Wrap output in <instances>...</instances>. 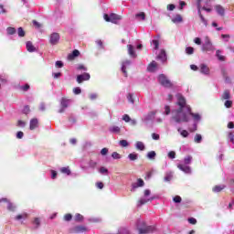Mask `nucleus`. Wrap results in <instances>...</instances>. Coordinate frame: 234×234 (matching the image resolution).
<instances>
[{"instance_id": "f257e3e1", "label": "nucleus", "mask_w": 234, "mask_h": 234, "mask_svg": "<svg viewBox=\"0 0 234 234\" xmlns=\"http://www.w3.org/2000/svg\"><path fill=\"white\" fill-rule=\"evenodd\" d=\"M176 105L179 108L172 111V120L176 123H187L189 122V114L191 113V106L187 105L186 98L182 95L177 96Z\"/></svg>"}, {"instance_id": "f03ea898", "label": "nucleus", "mask_w": 234, "mask_h": 234, "mask_svg": "<svg viewBox=\"0 0 234 234\" xmlns=\"http://www.w3.org/2000/svg\"><path fill=\"white\" fill-rule=\"evenodd\" d=\"M137 229L139 234H149V233H154V231H156V227L146 226L144 221H138Z\"/></svg>"}, {"instance_id": "7ed1b4c3", "label": "nucleus", "mask_w": 234, "mask_h": 234, "mask_svg": "<svg viewBox=\"0 0 234 234\" xmlns=\"http://www.w3.org/2000/svg\"><path fill=\"white\" fill-rule=\"evenodd\" d=\"M202 52H215V46H213V42H211V38L209 37H205V42L201 47Z\"/></svg>"}, {"instance_id": "20e7f679", "label": "nucleus", "mask_w": 234, "mask_h": 234, "mask_svg": "<svg viewBox=\"0 0 234 234\" xmlns=\"http://www.w3.org/2000/svg\"><path fill=\"white\" fill-rule=\"evenodd\" d=\"M158 82L162 87H165V89H171L173 88V82L167 77L164 74H161L158 76Z\"/></svg>"}, {"instance_id": "39448f33", "label": "nucleus", "mask_w": 234, "mask_h": 234, "mask_svg": "<svg viewBox=\"0 0 234 234\" xmlns=\"http://www.w3.org/2000/svg\"><path fill=\"white\" fill-rule=\"evenodd\" d=\"M103 17L107 23H113L114 25H116V23L122 19V16L114 13H112L110 16L108 14H104Z\"/></svg>"}, {"instance_id": "423d86ee", "label": "nucleus", "mask_w": 234, "mask_h": 234, "mask_svg": "<svg viewBox=\"0 0 234 234\" xmlns=\"http://www.w3.org/2000/svg\"><path fill=\"white\" fill-rule=\"evenodd\" d=\"M90 80V74L83 73L77 76V83H83V81H89Z\"/></svg>"}, {"instance_id": "0eeeda50", "label": "nucleus", "mask_w": 234, "mask_h": 234, "mask_svg": "<svg viewBox=\"0 0 234 234\" xmlns=\"http://www.w3.org/2000/svg\"><path fill=\"white\" fill-rule=\"evenodd\" d=\"M49 43L50 45H58V43H59V35L58 33H52Z\"/></svg>"}, {"instance_id": "6e6552de", "label": "nucleus", "mask_w": 234, "mask_h": 234, "mask_svg": "<svg viewBox=\"0 0 234 234\" xmlns=\"http://www.w3.org/2000/svg\"><path fill=\"white\" fill-rule=\"evenodd\" d=\"M177 167L180 169V171H183V173H186V175H191V167L186 165L179 164L177 165Z\"/></svg>"}, {"instance_id": "1a4fd4ad", "label": "nucleus", "mask_w": 234, "mask_h": 234, "mask_svg": "<svg viewBox=\"0 0 234 234\" xmlns=\"http://www.w3.org/2000/svg\"><path fill=\"white\" fill-rule=\"evenodd\" d=\"M129 67H131V60L122 62V72L124 74L125 78H127V69H129Z\"/></svg>"}, {"instance_id": "9d476101", "label": "nucleus", "mask_w": 234, "mask_h": 234, "mask_svg": "<svg viewBox=\"0 0 234 234\" xmlns=\"http://www.w3.org/2000/svg\"><path fill=\"white\" fill-rule=\"evenodd\" d=\"M156 69H158V63L153 60L147 67L148 72H155Z\"/></svg>"}, {"instance_id": "9b49d317", "label": "nucleus", "mask_w": 234, "mask_h": 234, "mask_svg": "<svg viewBox=\"0 0 234 234\" xmlns=\"http://www.w3.org/2000/svg\"><path fill=\"white\" fill-rule=\"evenodd\" d=\"M37 127H39V121H37V119L36 118L31 119L30 124H29L30 130L34 131V129H37Z\"/></svg>"}, {"instance_id": "f8f14e48", "label": "nucleus", "mask_w": 234, "mask_h": 234, "mask_svg": "<svg viewBox=\"0 0 234 234\" xmlns=\"http://www.w3.org/2000/svg\"><path fill=\"white\" fill-rule=\"evenodd\" d=\"M144 186H145V183L144 182V179H142V178L137 179V183L132 184L133 189H136L138 187H144Z\"/></svg>"}, {"instance_id": "ddd939ff", "label": "nucleus", "mask_w": 234, "mask_h": 234, "mask_svg": "<svg viewBox=\"0 0 234 234\" xmlns=\"http://www.w3.org/2000/svg\"><path fill=\"white\" fill-rule=\"evenodd\" d=\"M78 56H80V50L74 49L72 51V53L68 55V59H69V61H72V60L76 59V58H78Z\"/></svg>"}, {"instance_id": "4468645a", "label": "nucleus", "mask_w": 234, "mask_h": 234, "mask_svg": "<svg viewBox=\"0 0 234 234\" xmlns=\"http://www.w3.org/2000/svg\"><path fill=\"white\" fill-rule=\"evenodd\" d=\"M158 59H161V61L165 62L167 61V54L165 53V49H161L159 55L157 56Z\"/></svg>"}, {"instance_id": "2eb2a0df", "label": "nucleus", "mask_w": 234, "mask_h": 234, "mask_svg": "<svg viewBox=\"0 0 234 234\" xmlns=\"http://www.w3.org/2000/svg\"><path fill=\"white\" fill-rule=\"evenodd\" d=\"M154 200V197H151L149 198H141L138 201V206H144V204H147L148 202H153Z\"/></svg>"}, {"instance_id": "dca6fc26", "label": "nucleus", "mask_w": 234, "mask_h": 234, "mask_svg": "<svg viewBox=\"0 0 234 234\" xmlns=\"http://www.w3.org/2000/svg\"><path fill=\"white\" fill-rule=\"evenodd\" d=\"M128 54L131 58H136V52L134 51V47L133 45H127Z\"/></svg>"}, {"instance_id": "f3484780", "label": "nucleus", "mask_w": 234, "mask_h": 234, "mask_svg": "<svg viewBox=\"0 0 234 234\" xmlns=\"http://www.w3.org/2000/svg\"><path fill=\"white\" fill-rule=\"evenodd\" d=\"M223 189H226V185H217L212 188V191L213 193H220Z\"/></svg>"}, {"instance_id": "a211bd4d", "label": "nucleus", "mask_w": 234, "mask_h": 234, "mask_svg": "<svg viewBox=\"0 0 234 234\" xmlns=\"http://www.w3.org/2000/svg\"><path fill=\"white\" fill-rule=\"evenodd\" d=\"M200 73L201 74H209V67H207V65L206 64H201L200 65Z\"/></svg>"}, {"instance_id": "6ab92c4d", "label": "nucleus", "mask_w": 234, "mask_h": 234, "mask_svg": "<svg viewBox=\"0 0 234 234\" xmlns=\"http://www.w3.org/2000/svg\"><path fill=\"white\" fill-rule=\"evenodd\" d=\"M26 47L27 52H36V47H34V44H32V42L27 41Z\"/></svg>"}, {"instance_id": "aec40b11", "label": "nucleus", "mask_w": 234, "mask_h": 234, "mask_svg": "<svg viewBox=\"0 0 234 234\" xmlns=\"http://www.w3.org/2000/svg\"><path fill=\"white\" fill-rule=\"evenodd\" d=\"M60 103H61L62 109H67V107H69L70 103V99L62 98Z\"/></svg>"}, {"instance_id": "412c9836", "label": "nucleus", "mask_w": 234, "mask_h": 234, "mask_svg": "<svg viewBox=\"0 0 234 234\" xmlns=\"http://www.w3.org/2000/svg\"><path fill=\"white\" fill-rule=\"evenodd\" d=\"M215 8L219 16H224V14H226V9L220 5H216Z\"/></svg>"}, {"instance_id": "4be33fe9", "label": "nucleus", "mask_w": 234, "mask_h": 234, "mask_svg": "<svg viewBox=\"0 0 234 234\" xmlns=\"http://www.w3.org/2000/svg\"><path fill=\"white\" fill-rule=\"evenodd\" d=\"M73 231L75 233H83V232L87 231V229L83 226H77L73 229Z\"/></svg>"}, {"instance_id": "5701e85b", "label": "nucleus", "mask_w": 234, "mask_h": 234, "mask_svg": "<svg viewBox=\"0 0 234 234\" xmlns=\"http://www.w3.org/2000/svg\"><path fill=\"white\" fill-rule=\"evenodd\" d=\"M135 147L138 151H145V144H144V143L141 141L136 143Z\"/></svg>"}, {"instance_id": "b1692460", "label": "nucleus", "mask_w": 234, "mask_h": 234, "mask_svg": "<svg viewBox=\"0 0 234 234\" xmlns=\"http://www.w3.org/2000/svg\"><path fill=\"white\" fill-rule=\"evenodd\" d=\"M197 14L200 17L201 22L205 25V27H207V20H206V17H204V15H202V11H200V9L197 10Z\"/></svg>"}, {"instance_id": "393cba45", "label": "nucleus", "mask_w": 234, "mask_h": 234, "mask_svg": "<svg viewBox=\"0 0 234 234\" xmlns=\"http://www.w3.org/2000/svg\"><path fill=\"white\" fill-rule=\"evenodd\" d=\"M177 131L180 133L183 138H187L189 136V132H187V130H182V128H178Z\"/></svg>"}, {"instance_id": "a878e982", "label": "nucleus", "mask_w": 234, "mask_h": 234, "mask_svg": "<svg viewBox=\"0 0 234 234\" xmlns=\"http://www.w3.org/2000/svg\"><path fill=\"white\" fill-rule=\"evenodd\" d=\"M18 90H20V92H27V90H30V85L25 84L24 86H19Z\"/></svg>"}, {"instance_id": "bb28decb", "label": "nucleus", "mask_w": 234, "mask_h": 234, "mask_svg": "<svg viewBox=\"0 0 234 234\" xmlns=\"http://www.w3.org/2000/svg\"><path fill=\"white\" fill-rule=\"evenodd\" d=\"M122 129L120 128V126H112L110 128V132L111 133H115L116 134H120Z\"/></svg>"}, {"instance_id": "cd10ccee", "label": "nucleus", "mask_w": 234, "mask_h": 234, "mask_svg": "<svg viewBox=\"0 0 234 234\" xmlns=\"http://www.w3.org/2000/svg\"><path fill=\"white\" fill-rule=\"evenodd\" d=\"M216 56H217L218 59L219 61H226V57H224V56L221 55L220 49H218V50L216 51Z\"/></svg>"}, {"instance_id": "c85d7f7f", "label": "nucleus", "mask_w": 234, "mask_h": 234, "mask_svg": "<svg viewBox=\"0 0 234 234\" xmlns=\"http://www.w3.org/2000/svg\"><path fill=\"white\" fill-rule=\"evenodd\" d=\"M174 23H182L184 19L181 15H176V16L172 19Z\"/></svg>"}, {"instance_id": "c756f323", "label": "nucleus", "mask_w": 234, "mask_h": 234, "mask_svg": "<svg viewBox=\"0 0 234 234\" xmlns=\"http://www.w3.org/2000/svg\"><path fill=\"white\" fill-rule=\"evenodd\" d=\"M7 209H8V211H11V212L16 211V205H14V203L9 201L7 203Z\"/></svg>"}, {"instance_id": "7c9ffc66", "label": "nucleus", "mask_w": 234, "mask_h": 234, "mask_svg": "<svg viewBox=\"0 0 234 234\" xmlns=\"http://www.w3.org/2000/svg\"><path fill=\"white\" fill-rule=\"evenodd\" d=\"M136 19H141V21H145V13L141 12L135 15Z\"/></svg>"}, {"instance_id": "2f4dec72", "label": "nucleus", "mask_w": 234, "mask_h": 234, "mask_svg": "<svg viewBox=\"0 0 234 234\" xmlns=\"http://www.w3.org/2000/svg\"><path fill=\"white\" fill-rule=\"evenodd\" d=\"M155 157H156V152L154 151L148 152L147 158H149V160H154Z\"/></svg>"}, {"instance_id": "473e14b6", "label": "nucleus", "mask_w": 234, "mask_h": 234, "mask_svg": "<svg viewBox=\"0 0 234 234\" xmlns=\"http://www.w3.org/2000/svg\"><path fill=\"white\" fill-rule=\"evenodd\" d=\"M194 142L196 144H200L202 142V135H200V133H197L194 137Z\"/></svg>"}, {"instance_id": "72a5a7b5", "label": "nucleus", "mask_w": 234, "mask_h": 234, "mask_svg": "<svg viewBox=\"0 0 234 234\" xmlns=\"http://www.w3.org/2000/svg\"><path fill=\"white\" fill-rule=\"evenodd\" d=\"M128 158H129L132 162H134V160H138V154H136V153L130 154L128 155Z\"/></svg>"}, {"instance_id": "f704fd0d", "label": "nucleus", "mask_w": 234, "mask_h": 234, "mask_svg": "<svg viewBox=\"0 0 234 234\" xmlns=\"http://www.w3.org/2000/svg\"><path fill=\"white\" fill-rule=\"evenodd\" d=\"M171 180H173V174L171 172L166 173L165 182H171Z\"/></svg>"}, {"instance_id": "c9c22d12", "label": "nucleus", "mask_w": 234, "mask_h": 234, "mask_svg": "<svg viewBox=\"0 0 234 234\" xmlns=\"http://www.w3.org/2000/svg\"><path fill=\"white\" fill-rule=\"evenodd\" d=\"M189 116H192V118H194V120H200V114L193 113V112H191V108H190V113H188V118H189Z\"/></svg>"}, {"instance_id": "e433bc0d", "label": "nucleus", "mask_w": 234, "mask_h": 234, "mask_svg": "<svg viewBox=\"0 0 234 234\" xmlns=\"http://www.w3.org/2000/svg\"><path fill=\"white\" fill-rule=\"evenodd\" d=\"M221 98L222 100H229V98H231V95L229 94V90H225Z\"/></svg>"}, {"instance_id": "4c0bfd02", "label": "nucleus", "mask_w": 234, "mask_h": 234, "mask_svg": "<svg viewBox=\"0 0 234 234\" xmlns=\"http://www.w3.org/2000/svg\"><path fill=\"white\" fill-rule=\"evenodd\" d=\"M75 222H82L83 216L81 214H76L74 218Z\"/></svg>"}, {"instance_id": "58836bf2", "label": "nucleus", "mask_w": 234, "mask_h": 234, "mask_svg": "<svg viewBox=\"0 0 234 234\" xmlns=\"http://www.w3.org/2000/svg\"><path fill=\"white\" fill-rule=\"evenodd\" d=\"M191 160H193V157L191 155H187L184 159L185 165H189L191 164Z\"/></svg>"}, {"instance_id": "ea45409f", "label": "nucleus", "mask_w": 234, "mask_h": 234, "mask_svg": "<svg viewBox=\"0 0 234 234\" xmlns=\"http://www.w3.org/2000/svg\"><path fill=\"white\" fill-rule=\"evenodd\" d=\"M186 54H188V56H191V54H194L195 48L193 47H187L186 48Z\"/></svg>"}, {"instance_id": "a19ab883", "label": "nucleus", "mask_w": 234, "mask_h": 234, "mask_svg": "<svg viewBox=\"0 0 234 234\" xmlns=\"http://www.w3.org/2000/svg\"><path fill=\"white\" fill-rule=\"evenodd\" d=\"M17 34L19 37H25V30L23 29V27H18Z\"/></svg>"}, {"instance_id": "79ce46f5", "label": "nucleus", "mask_w": 234, "mask_h": 234, "mask_svg": "<svg viewBox=\"0 0 234 234\" xmlns=\"http://www.w3.org/2000/svg\"><path fill=\"white\" fill-rule=\"evenodd\" d=\"M119 144L121 147H129V143L127 142V140H121Z\"/></svg>"}, {"instance_id": "37998d69", "label": "nucleus", "mask_w": 234, "mask_h": 234, "mask_svg": "<svg viewBox=\"0 0 234 234\" xmlns=\"http://www.w3.org/2000/svg\"><path fill=\"white\" fill-rule=\"evenodd\" d=\"M164 114H165L166 116H169V114H171V107H169V105H165V112Z\"/></svg>"}, {"instance_id": "c03bdc74", "label": "nucleus", "mask_w": 234, "mask_h": 234, "mask_svg": "<svg viewBox=\"0 0 234 234\" xmlns=\"http://www.w3.org/2000/svg\"><path fill=\"white\" fill-rule=\"evenodd\" d=\"M27 217H28V215H27V213L19 214L16 217V220H21L22 218H27Z\"/></svg>"}, {"instance_id": "a18cd8bd", "label": "nucleus", "mask_w": 234, "mask_h": 234, "mask_svg": "<svg viewBox=\"0 0 234 234\" xmlns=\"http://www.w3.org/2000/svg\"><path fill=\"white\" fill-rule=\"evenodd\" d=\"M60 171L64 173V175H70V169L69 167H62Z\"/></svg>"}, {"instance_id": "49530a36", "label": "nucleus", "mask_w": 234, "mask_h": 234, "mask_svg": "<svg viewBox=\"0 0 234 234\" xmlns=\"http://www.w3.org/2000/svg\"><path fill=\"white\" fill-rule=\"evenodd\" d=\"M153 45L154 46V49L155 50H158V48L160 47V41L156 40V39H154L152 41Z\"/></svg>"}, {"instance_id": "de8ad7c7", "label": "nucleus", "mask_w": 234, "mask_h": 234, "mask_svg": "<svg viewBox=\"0 0 234 234\" xmlns=\"http://www.w3.org/2000/svg\"><path fill=\"white\" fill-rule=\"evenodd\" d=\"M168 158H171V160H174V158H176V153L175 151H170L168 153Z\"/></svg>"}, {"instance_id": "09e8293b", "label": "nucleus", "mask_w": 234, "mask_h": 234, "mask_svg": "<svg viewBox=\"0 0 234 234\" xmlns=\"http://www.w3.org/2000/svg\"><path fill=\"white\" fill-rule=\"evenodd\" d=\"M7 34L9 36H14V34H16V29L14 27H7Z\"/></svg>"}, {"instance_id": "8fccbe9b", "label": "nucleus", "mask_w": 234, "mask_h": 234, "mask_svg": "<svg viewBox=\"0 0 234 234\" xmlns=\"http://www.w3.org/2000/svg\"><path fill=\"white\" fill-rule=\"evenodd\" d=\"M64 220H66V222H70V220H72V214L64 215Z\"/></svg>"}, {"instance_id": "3c124183", "label": "nucleus", "mask_w": 234, "mask_h": 234, "mask_svg": "<svg viewBox=\"0 0 234 234\" xmlns=\"http://www.w3.org/2000/svg\"><path fill=\"white\" fill-rule=\"evenodd\" d=\"M112 157L114 159V160H120V158H122V156H120V154H118L117 152H113L112 154Z\"/></svg>"}, {"instance_id": "603ef678", "label": "nucleus", "mask_w": 234, "mask_h": 234, "mask_svg": "<svg viewBox=\"0 0 234 234\" xmlns=\"http://www.w3.org/2000/svg\"><path fill=\"white\" fill-rule=\"evenodd\" d=\"M174 202L176 204H180V202H182V197L180 196H176L174 198H173Z\"/></svg>"}, {"instance_id": "864d4df0", "label": "nucleus", "mask_w": 234, "mask_h": 234, "mask_svg": "<svg viewBox=\"0 0 234 234\" xmlns=\"http://www.w3.org/2000/svg\"><path fill=\"white\" fill-rule=\"evenodd\" d=\"M127 100L130 103H134V99L133 98V93H128Z\"/></svg>"}, {"instance_id": "5fc2aeb1", "label": "nucleus", "mask_w": 234, "mask_h": 234, "mask_svg": "<svg viewBox=\"0 0 234 234\" xmlns=\"http://www.w3.org/2000/svg\"><path fill=\"white\" fill-rule=\"evenodd\" d=\"M122 120L123 122H126V123H129V122H131V117L128 114H124Z\"/></svg>"}, {"instance_id": "6e6d98bb", "label": "nucleus", "mask_w": 234, "mask_h": 234, "mask_svg": "<svg viewBox=\"0 0 234 234\" xmlns=\"http://www.w3.org/2000/svg\"><path fill=\"white\" fill-rule=\"evenodd\" d=\"M121 234H130L131 232L127 229V228H122L120 229Z\"/></svg>"}, {"instance_id": "4d7b16f0", "label": "nucleus", "mask_w": 234, "mask_h": 234, "mask_svg": "<svg viewBox=\"0 0 234 234\" xmlns=\"http://www.w3.org/2000/svg\"><path fill=\"white\" fill-rule=\"evenodd\" d=\"M25 125H27V122L25 121H17V127H25Z\"/></svg>"}, {"instance_id": "13d9d810", "label": "nucleus", "mask_w": 234, "mask_h": 234, "mask_svg": "<svg viewBox=\"0 0 234 234\" xmlns=\"http://www.w3.org/2000/svg\"><path fill=\"white\" fill-rule=\"evenodd\" d=\"M23 112H24V114H29L30 113V106H28V105L25 106Z\"/></svg>"}, {"instance_id": "bf43d9fd", "label": "nucleus", "mask_w": 234, "mask_h": 234, "mask_svg": "<svg viewBox=\"0 0 234 234\" xmlns=\"http://www.w3.org/2000/svg\"><path fill=\"white\" fill-rule=\"evenodd\" d=\"M232 105H233V101H225V107H227V109H230V107H232Z\"/></svg>"}, {"instance_id": "052dcab7", "label": "nucleus", "mask_w": 234, "mask_h": 234, "mask_svg": "<svg viewBox=\"0 0 234 234\" xmlns=\"http://www.w3.org/2000/svg\"><path fill=\"white\" fill-rule=\"evenodd\" d=\"M108 153H109V149H108V148H102V149L101 150V154L102 156L107 155Z\"/></svg>"}, {"instance_id": "680f3d73", "label": "nucleus", "mask_w": 234, "mask_h": 234, "mask_svg": "<svg viewBox=\"0 0 234 234\" xmlns=\"http://www.w3.org/2000/svg\"><path fill=\"white\" fill-rule=\"evenodd\" d=\"M33 224L37 225V228H39L41 225V221L39 220V218H36L33 221Z\"/></svg>"}, {"instance_id": "e2e57ef3", "label": "nucleus", "mask_w": 234, "mask_h": 234, "mask_svg": "<svg viewBox=\"0 0 234 234\" xmlns=\"http://www.w3.org/2000/svg\"><path fill=\"white\" fill-rule=\"evenodd\" d=\"M229 141L234 144V132L229 133Z\"/></svg>"}, {"instance_id": "0e129e2a", "label": "nucleus", "mask_w": 234, "mask_h": 234, "mask_svg": "<svg viewBox=\"0 0 234 234\" xmlns=\"http://www.w3.org/2000/svg\"><path fill=\"white\" fill-rule=\"evenodd\" d=\"M153 176V171L147 172L146 176L144 177V180H150V178Z\"/></svg>"}, {"instance_id": "69168bd1", "label": "nucleus", "mask_w": 234, "mask_h": 234, "mask_svg": "<svg viewBox=\"0 0 234 234\" xmlns=\"http://www.w3.org/2000/svg\"><path fill=\"white\" fill-rule=\"evenodd\" d=\"M74 94H81V89L80 87L73 89Z\"/></svg>"}, {"instance_id": "338daca9", "label": "nucleus", "mask_w": 234, "mask_h": 234, "mask_svg": "<svg viewBox=\"0 0 234 234\" xmlns=\"http://www.w3.org/2000/svg\"><path fill=\"white\" fill-rule=\"evenodd\" d=\"M96 165H98V163L95 161H90V167H91V169L96 168Z\"/></svg>"}, {"instance_id": "774afa93", "label": "nucleus", "mask_w": 234, "mask_h": 234, "mask_svg": "<svg viewBox=\"0 0 234 234\" xmlns=\"http://www.w3.org/2000/svg\"><path fill=\"white\" fill-rule=\"evenodd\" d=\"M188 222H189V224L195 225V224H197V218H188Z\"/></svg>"}]
</instances>
